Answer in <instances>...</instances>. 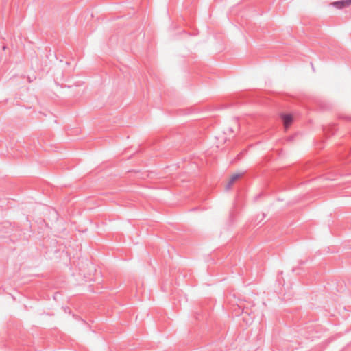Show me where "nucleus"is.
Here are the masks:
<instances>
[{
  "mask_svg": "<svg viewBox=\"0 0 351 351\" xmlns=\"http://www.w3.org/2000/svg\"><path fill=\"white\" fill-rule=\"evenodd\" d=\"M331 5L337 9H341L344 7L350 6L351 5V0H341L335 1L332 3Z\"/></svg>",
  "mask_w": 351,
  "mask_h": 351,
  "instance_id": "1",
  "label": "nucleus"
},
{
  "mask_svg": "<svg viewBox=\"0 0 351 351\" xmlns=\"http://www.w3.org/2000/svg\"><path fill=\"white\" fill-rule=\"evenodd\" d=\"M241 176H242V174H241V173H236V174H234L233 176H232L229 182H228V184L226 186V190L230 189L232 184L234 183V182L236 180H237Z\"/></svg>",
  "mask_w": 351,
  "mask_h": 351,
  "instance_id": "2",
  "label": "nucleus"
},
{
  "mask_svg": "<svg viewBox=\"0 0 351 351\" xmlns=\"http://www.w3.org/2000/svg\"><path fill=\"white\" fill-rule=\"evenodd\" d=\"M282 120L284 122V125H285V128H287L292 123V121H293L292 116L291 114H283L282 116Z\"/></svg>",
  "mask_w": 351,
  "mask_h": 351,
  "instance_id": "3",
  "label": "nucleus"
},
{
  "mask_svg": "<svg viewBox=\"0 0 351 351\" xmlns=\"http://www.w3.org/2000/svg\"><path fill=\"white\" fill-rule=\"evenodd\" d=\"M242 315H243V319H245V315H250V313H248L247 311H244V310H243V313H242Z\"/></svg>",
  "mask_w": 351,
  "mask_h": 351,
  "instance_id": "4",
  "label": "nucleus"
}]
</instances>
